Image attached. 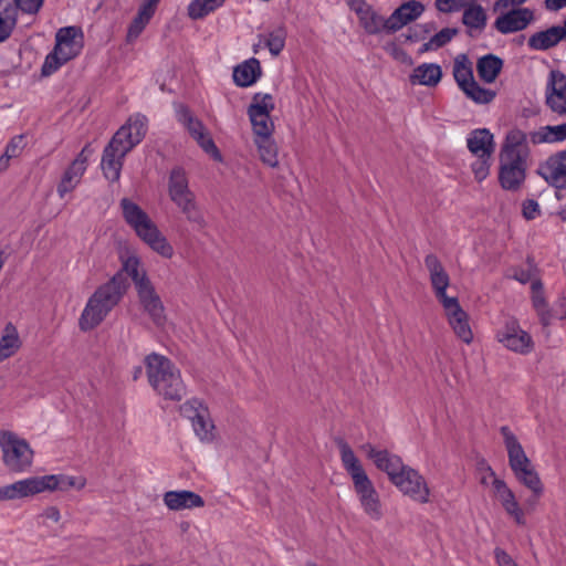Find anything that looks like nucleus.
I'll return each instance as SVG.
<instances>
[{
    "instance_id": "f03ea898",
    "label": "nucleus",
    "mask_w": 566,
    "mask_h": 566,
    "mask_svg": "<svg viewBox=\"0 0 566 566\" xmlns=\"http://www.w3.org/2000/svg\"><path fill=\"white\" fill-rule=\"evenodd\" d=\"M118 206L126 226L146 247L163 259L174 258V245L142 206L127 197L122 198Z\"/></svg>"
},
{
    "instance_id": "c9c22d12",
    "label": "nucleus",
    "mask_w": 566,
    "mask_h": 566,
    "mask_svg": "<svg viewBox=\"0 0 566 566\" xmlns=\"http://www.w3.org/2000/svg\"><path fill=\"white\" fill-rule=\"evenodd\" d=\"M262 75L261 64L258 59L250 57L233 69V82L237 86H252Z\"/></svg>"
},
{
    "instance_id": "052dcab7",
    "label": "nucleus",
    "mask_w": 566,
    "mask_h": 566,
    "mask_svg": "<svg viewBox=\"0 0 566 566\" xmlns=\"http://www.w3.org/2000/svg\"><path fill=\"white\" fill-rule=\"evenodd\" d=\"M526 0H497L494 3L493 10L500 11V10H506L512 8H521Z\"/></svg>"
},
{
    "instance_id": "8fccbe9b",
    "label": "nucleus",
    "mask_w": 566,
    "mask_h": 566,
    "mask_svg": "<svg viewBox=\"0 0 566 566\" xmlns=\"http://www.w3.org/2000/svg\"><path fill=\"white\" fill-rule=\"evenodd\" d=\"M476 159L471 164V169L474 176V179L478 182H482L490 176L492 157L486 156H475Z\"/></svg>"
},
{
    "instance_id": "a19ab883",
    "label": "nucleus",
    "mask_w": 566,
    "mask_h": 566,
    "mask_svg": "<svg viewBox=\"0 0 566 566\" xmlns=\"http://www.w3.org/2000/svg\"><path fill=\"white\" fill-rule=\"evenodd\" d=\"M503 62L500 57L489 54L482 56L476 65L478 74L486 83H493L501 72Z\"/></svg>"
},
{
    "instance_id": "4be33fe9",
    "label": "nucleus",
    "mask_w": 566,
    "mask_h": 566,
    "mask_svg": "<svg viewBox=\"0 0 566 566\" xmlns=\"http://www.w3.org/2000/svg\"><path fill=\"white\" fill-rule=\"evenodd\" d=\"M136 291L144 312L155 325L163 326L166 322L165 307L153 283L148 282L137 287Z\"/></svg>"
},
{
    "instance_id": "a211bd4d",
    "label": "nucleus",
    "mask_w": 566,
    "mask_h": 566,
    "mask_svg": "<svg viewBox=\"0 0 566 566\" xmlns=\"http://www.w3.org/2000/svg\"><path fill=\"white\" fill-rule=\"evenodd\" d=\"M516 481L531 492L526 500V509L533 512L545 493L544 483L532 461L512 471Z\"/></svg>"
},
{
    "instance_id": "1a4fd4ad",
    "label": "nucleus",
    "mask_w": 566,
    "mask_h": 566,
    "mask_svg": "<svg viewBox=\"0 0 566 566\" xmlns=\"http://www.w3.org/2000/svg\"><path fill=\"white\" fill-rule=\"evenodd\" d=\"M403 496L418 504L431 502L432 490L419 470L406 465L391 483Z\"/></svg>"
},
{
    "instance_id": "393cba45",
    "label": "nucleus",
    "mask_w": 566,
    "mask_h": 566,
    "mask_svg": "<svg viewBox=\"0 0 566 566\" xmlns=\"http://www.w3.org/2000/svg\"><path fill=\"white\" fill-rule=\"evenodd\" d=\"M538 174L552 186L566 188V150L549 156L538 168Z\"/></svg>"
},
{
    "instance_id": "49530a36",
    "label": "nucleus",
    "mask_w": 566,
    "mask_h": 566,
    "mask_svg": "<svg viewBox=\"0 0 566 566\" xmlns=\"http://www.w3.org/2000/svg\"><path fill=\"white\" fill-rule=\"evenodd\" d=\"M463 23L472 30H482L486 24V13L481 6L472 4L464 10Z\"/></svg>"
},
{
    "instance_id": "412c9836",
    "label": "nucleus",
    "mask_w": 566,
    "mask_h": 566,
    "mask_svg": "<svg viewBox=\"0 0 566 566\" xmlns=\"http://www.w3.org/2000/svg\"><path fill=\"white\" fill-rule=\"evenodd\" d=\"M545 102L553 113L566 115V75L562 72H549L545 87Z\"/></svg>"
},
{
    "instance_id": "b1692460",
    "label": "nucleus",
    "mask_w": 566,
    "mask_h": 566,
    "mask_svg": "<svg viewBox=\"0 0 566 566\" xmlns=\"http://www.w3.org/2000/svg\"><path fill=\"white\" fill-rule=\"evenodd\" d=\"M424 264L428 269L430 283L438 302L443 304L449 300L455 298V296L447 294V290L450 286V276L439 259L436 255L430 254L424 259Z\"/></svg>"
},
{
    "instance_id": "9b49d317",
    "label": "nucleus",
    "mask_w": 566,
    "mask_h": 566,
    "mask_svg": "<svg viewBox=\"0 0 566 566\" xmlns=\"http://www.w3.org/2000/svg\"><path fill=\"white\" fill-rule=\"evenodd\" d=\"M275 108V101L270 93H255L247 108V114L253 132L274 130L275 125L271 117Z\"/></svg>"
},
{
    "instance_id": "e2e57ef3",
    "label": "nucleus",
    "mask_w": 566,
    "mask_h": 566,
    "mask_svg": "<svg viewBox=\"0 0 566 566\" xmlns=\"http://www.w3.org/2000/svg\"><path fill=\"white\" fill-rule=\"evenodd\" d=\"M43 516L53 523H59L61 520L60 510L56 506H49L44 510Z\"/></svg>"
},
{
    "instance_id": "ea45409f",
    "label": "nucleus",
    "mask_w": 566,
    "mask_h": 566,
    "mask_svg": "<svg viewBox=\"0 0 566 566\" xmlns=\"http://www.w3.org/2000/svg\"><path fill=\"white\" fill-rule=\"evenodd\" d=\"M17 15L14 0H0V43L12 33L17 24Z\"/></svg>"
},
{
    "instance_id": "f257e3e1",
    "label": "nucleus",
    "mask_w": 566,
    "mask_h": 566,
    "mask_svg": "<svg viewBox=\"0 0 566 566\" xmlns=\"http://www.w3.org/2000/svg\"><path fill=\"white\" fill-rule=\"evenodd\" d=\"M530 148L527 135L517 128L510 129L499 151L497 180L502 189L516 192L525 184Z\"/></svg>"
},
{
    "instance_id": "dca6fc26",
    "label": "nucleus",
    "mask_w": 566,
    "mask_h": 566,
    "mask_svg": "<svg viewBox=\"0 0 566 566\" xmlns=\"http://www.w3.org/2000/svg\"><path fill=\"white\" fill-rule=\"evenodd\" d=\"M492 496L515 525H526V512L528 511L521 505L515 492L505 481H497Z\"/></svg>"
},
{
    "instance_id": "aec40b11",
    "label": "nucleus",
    "mask_w": 566,
    "mask_h": 566,
    "mask_svg": "<svg viewBox=\"0 0 566 566\" xmlns=\"http://www.w3.org/2000/svg\"><path fill=\"white\" fill-rule=\"evenodd\" d=\"M147 130V119L140 114H136L126 122L114 135L111 140L125 150L130 151L142 142Z\"/></svg>"
},
{
    "instance_id": "09e8293b",
    "label": "nucleus",
    "mask_w": 566,
    "mask_h": 566,
    "mask_svg": "<svg viewBox=\"0 0 566 566\" xmlns=\"http://www.w3.org/2000/svg\"><path fill=\"white\" fill-rule=\"evenodd\" d=\"M457 34L455 29L444 28L422 44V51H434L449 43Z\"/></svg>"
},
{
    "instance_id": "2eb2a0df",
    "label": "nucleus",
    "mask_w": 566,
    "mask_h": 566,
    "mask_svg": "<svg viewBox=\"0 0 566 566\" xmlns=\"http://www.w3.org/2000/svg\"><path fill=\"white\" fill-rule=\"evenodd\" d=\"M496 339L509 350L517 354H530L534 348L532 336L516 321H509L497 332Z\"/></svg>"
},
{
    "instance_id": "a878e982",
    "label": "nucleus",
    "mask_w": 566,
    "mask_h": 566,
    "mask_svg": "<svg viewBox=\"0 0 566 566\" xmlns=\"http://www.w3.org/2000/svg\"><path fill=\"white\" fill-rule=\"evenodd\" d=\"M118 258L122 263L123 271L130 276L136 289L151 282L143 265L142 259L135 249L132 247L124 248L119 251Z\"/></svg>"
},
{
    "instance_id": "39448f33",
    "label": "nucleus",
    "mask_w": 566,
    "mask_h": 566,
    "mask_svg": "<svg viewBox=\"0 0 566 566\" xmlns=\"http://www.w3.org/2000/svg\"><path fill=\"white\" fill-rule=\"evenodd\" d=\"M124 294V285L120 275H115L107 283L99 286L87 300L81 316L78 327L88 332L98 326L108 313L117 305Z\"/></svg>"
},
{
    "instance_id": "9d476101",
    "label": "nucleus",
    "mask_w": 566,
    "mask_h": 566,
    "mask_svg": "<svg viewBox=\"0 0 566 566\" xmlns=\"http://www.w3.org/2000/svg\"><path fill=\"white\" fill-rule=\"evenodd\" d=\"M175 112L178 122L189 132L202 150L216 161H222V155L202 122L195 117L191 112L181 104L176 105Z\"/></svg>"
},
{
    "instance_id": "774afa93",
    "label": "nucleus",
    "mask_w": 566,
    "mask_h": 566,
    "mask_svg": "<svg viewBox=\"0 0 566 566\" xmlns=\"http://www.w3.org/2000/svg\"><path fill=\"white\" fill-rule=\"evenodd\" d=\"M260 40H262V36H260ZM261 44H263V41H259V43H258V44H254V45H253V52H254V53H258V52H259V49H260Z\"/></svg>"
},
{
    "instance_id": "5fc2aeb1",
    "label": "nucleus",
    "mask_w": 566,
    "mask_h": 566,
    "mask_svg": "<svg viewBox=\"0 0 566 566\" xmlns=\"http://www.w3.org/2000/svg\"><path fill=\"white\" fill-rule=\"evenodd\" d=\"M44 0H14L17 9L25 13H36L42 7Z\"/></svg>"
},
{
    "instance_id": "4d7b16f0",
    "label": "nucleus",
    "mask_w": 566,
    "mask_h": 566,
    "mask_svg": "<svg viewBox=\"0 0 566 566\" xmlns=\"http://www.w3.org/2000/svg\"><path fill=\"white\" fill-rule=\"evenodd\" d=\"M494 559L497 566H518L513 557L501 547L494 549Z\"/></svg>"
},
{
    "instance_id": "72a5a7b5",
    "label": "nucleus",
    "mask_w": 566,
    "mask_h": 566,
    "mask_svg": "<svg viewBox=\"0 0 566 566\" xmlns=\"http://www.w3.org/2000/svg\"><path fill=\"white\" fill-rule=\"evenodd\" d=\"M501 433L507 453L509 465L512 471L532 461L527 457L517 437L509 428L503 427Z\"/></svg>"
},
{
    "instance_id": "5701e85b",
    "label": "nucleus",
    "mask_w": 566,
    "mask_h": 566,
    "mask_svg": "<svg viewBox=\"0 0 566 566\" xmlns=\"http://www.w3.org/2000/svg\"><path fill=\"white\" fill-rule=\"evenodd\" d=\"M90 150L87 147L83 148L78 156L72 161L69 168L64 171L56 191L60 198H64L67 193L72 192L81 182V179L86 171Z\"/></svg>"
},
{
    "instance_id": "423d86ee",
    "label": "nucleus",
    "mask_w": 566,
    "mask_h": 566,
    "mask_svg": "<svg viewBox=\"0 0 566 566\" xmlns=\"http://www.w3.org/2000/svg\"><path fill=\"white\" fill-rule=\"evenodd\" d=\"M0 461L11 473H25L33 465L34 450L18 432L0 429Z\"/></svg>"
},
{
    "instance_id": "6e6552de",
    "label": "nucleus",
    "mask_w": 566,
    "mask_h": 566,
    "mask_svg": "<svg viewBox=\"0 0 566 566\" xmlns=\"http://www.w3.org/2000/svg\"><path fill=\"white\" fill-rule=\"evenodd\" d=\"M180 415L191 423L192 431L202 443H213L217 438V429L208 407L199 399L192 398L180 406Z\"/></svg>"
},
{
    "instance_id": "bf43d9fd",
    "label": "nucleus",
    "mask_w": 566,
    "mask_h": 566,
    "mask_svg": "<svg viewBox=\"0 0 566 566\" xmlns=\"http://www.w3.org/2000/svg\"><path fill=\"white\" fill-rule=\"evenodd\" d=\"M436 8L440 12L458 11L462 8V2H459L458 0H437Z\"/></svg>"
},
{
    "instance_id": "37998d69",
    "label": "nucleus",
    "mask_w": 566,
    "mask_h": 566,
    "mask_svg": "<svg viewBox=\"0 0 566 566\" xmlns=\"http://www.w3.org/2000/svg\"><path fill=\"white\" fill-rule=\"evenodd\" d=\"M452 74L460 88L474 80L472 63L467 55L459 54L454 57Z\"/></svg>"
},
{
    "instance_id": "ddd939ff",
    "label": "nucleus",
    "mask_w": 566,
    "mask_h": 566,
    "mask_svg": "<svg viewBox=\"0 0 566 566\" xmlns=\"http://www.w3.org/2000/svg\"><path fill=\"white\" fill-rule=\"evenodd\" d=\"M360 450L379 471L386 473L390 483L395 481L407 465L398 454L392 453L387 449H379L371 443L363 444Z\"/></svg>"
},
{
    "instance_id": "c85d7f7f",
    "label": "nucleus",
    "mask_w": 566,
    "mask_h": 566,
    "mask_svg": "<svg viewBox=\"0 0 566 566\" xmlns=\"http://www.w3.org/2000/svg\"><path fill=\"white\" fill-rule=\"evenodd\" d=\"M273 133L274 130L253 132L252 135L260 160L271 168H276L280 165L279 148L273 138Z\"/></svg>"
},
{
    "instance_id": "20e7f679",
    "label": "nucleus",
    "mask_w": 566,
    "mask_h": 566,
    "mask_svg": "<svg viewBox=\"0 0 566 566\" xmlns=\"http://www.w3.org/2000/svg\"><path fill=\"white\" fill-rule=\"evenodd\" d=\"M144 366L148 382L158 396L178 401L186 395L180 370L168 357L150 353L145 356Z\"/></svg>"
},
{
    "instance_id": "2f4dec72",
    "label": "nucleus",
    "mask_w": 566,
    "mask_h": 566,
    "mask_svg": "<svg viewBox=\"0 0 566 566\" xmlns=\"http://www.w3.org/2000/svg\"><path fill=\"white\" fill-rule=\"evenodd\" d=\"M128 151L109 142L104 149L101 167L105 178L109 181H117L120 177L123 159Z\"/></svg>"
},
{
    "instance_id": "7c9ffc66",
    "label": "nucleus",
    "mask_w": 566,
    "mask_h": 566,
    "mask_svg": "<svg viewBox=\"0 0 566 566\" xmlns=\"http://www.w3.org/2000/svg\"><path fill=\"white\" fill-rule=\"evenodd\" d=\"M42 476L45 492H67L71 490L82 491L87 484V479L82 474L72 475L60 473L45 474Z\"/></svg>"
},
{
    "instance_id": "680f3d73",
    "label": "nucleus",
    "mask_w": 566,
    "mask_h": 566,
    "mask_svg": "<svg viewBox=\"0 0 566 566\" xmlns=\"http://www.w3.org/2000/svg\"><path fill=\"white\" fill-rule=\"evenodd\" d=\"M553 313V317H557L560 319L566 318V295H563L562 297L558 298V301L554 305Z\"/></svg>"
},
{
    "instance_id": "cd10ccee",
    "label": "nucleus",
    "mask_w": 566,
    "mask_h": 566,
    "mask_svg": "<svg viewBox=\"0 0 566 566\" xmlns=\"http://www.w3.org/2000/svg\"><path fill=\"white\" fill-rule=\"evenodd\" d=\"M424 11L421 2L410 0L397 8L386 20V29L389 31H398L408 23L418 19Z\"/></svg>"
},
{
    "instance_id": "bb28decb",
    "label": "nucleus",
    "mask_w": 566,
    "mask_h": 566,
    "mask_svg": "<svg viewBox=\"0 0 566 566\" xmlns=\"http://www.w3.org/2000/svg\"><path fill=\"white\" fill-rule=\"evenodd\" d=\"M163 502L169 511L175 512L205 506L202 496L190 490L167 491L163 494Z\"/></svg>"
},
{
    "instance_id": "6ab92c4d",
    "label": "nucleus",
    "mask_w": 566,
    "mask_h": 566,
    "mask_svg": "<svg viewBox=\"0 0 566 566\" xmlns=\"http://www.w3.org/2000/svg\"><path fill=\"white\" fill-rule=\"evenodd\" d=\"M44 492L42 475L28 476L0 486V502L33 497Z\"/></svg>"
},
{
    "instance_id": "473e14b6",
    "label": "nucleus",
    "mask_w": 566,
    "mask_h": 566,
    "mask_svg": "<svg viewBox=\"0 0 566 566\" xmlns=\"http://www.w3.org/2000/svg\"><path fill=\"white\" fill-rule=\"evenodd\" d=\"M442 78V69L437 63H421L410 72L408 80L412 86L436 87Z\"/></svg>"
},
{
    "instance_id": "3c124183",
    "label": "nucleus",
    "mask_w": 566,
    "mask_h": 566,
    "mask_svg": "<svg viewBox=\"0 0 566 566\" xmlns=\"http://www.w3.org/2000/svg\"><path fill=\"white\" fill-rule=\"evenodd\" d=\"M497 481H504L503 479L499 478L496 473L492 470L491 467L485 465L481 469V479L480 482L484 486H490L492 493L496 490V483Z\"/></svg>"
},
{
    "instance_id": "f8f14e48",
    "label": "nucleus",
    "mask_w": 566,
    "mask_h": 566,
    "mask_svg": "<svg viewBox=\"0 0 566 566\" xmlns=\"http://www.w3.org/2000/svg\"><path fill=\"white\" fill-rule=\"evenodd\" d=\"M168 193L170 200L188 219L195 218L197 212L195 197L189 189L188 178L182 169L175 168L171 170L168 181Z\"/></svg>"
},
{
    "instance_id": "c03bdc74",
    "label": "nucleus",
    "mask_w": 566,
    "mask_h": 566,
    "mask_svg": "<svg viewBox=\"0 0 566 566\" xmlns=\"http://www.w3.org/2000/svg\"><path fill=\"white\" fill-rule=\"evenodd\" d=\"M532 290V302L535 311L537 312L541 322L544 325H548L553 318L552 313L548 310L541 281H533Z\"/></svg>"
},
{
    "instance_id": "4c0bfd02",
    "label": "nucleus",
    "mask_w": 566,
    "mask_h": 566,
    "mask_svg": "<svg viewBox=\"0 0 566 566\" xmlns=\"http://www.w3.org/2000/svg\"><path fill=\"white\" fill-rule=\"evenodd\" d=\"M22 347L19 331L12 323H7L0 335V363L15 356Z\"/></svg>"
},
{
    "instance_id": "e433bc0d",
    "label": "nucleus",
    "mask_w": 566,
    "mask_h": 566,
    "mask_svg": "<svg viewBox=\"0 0 566 566\" xmlns=\"http://www.w3.org/2000/svg\"><path fill=\"white\" fill-rule=\"evenodd\" d=\"M350 7L357 13L360 24L366 32L374 34L386 28V20L374 12L364 1L353 0L350 1Z\"/></svg>"
},
{
    "instance_id": "603ef678",
    "label": "nucleus",
    "mask_w": 566,
    "mask_h": 566,
    "mask_svg": "<svg viewBox=\"0 0 566 566\" xmlns=\"http://www.w3.org/2000/svg\"><path fill=\"white\" fill-rule=\"evenodd\" d=\"M497 481H504L503 479L499 478L496 473L492 470L491 467L485 465L481 469V479L480 482L484 486H490L492 493L496 490V483Z\"/></svg>"
},
{
    "instance_id": "4468645a",
    "label": "nucleus",
    "mask_w": 566,
    "mask_h": 566,
    "mask_svg": "<svg viewBox=\"0 0 566 566\" xmlns=\"http://www.w3.org/2000/svg\"><path fill=\"white\" fill-rule=\"evenodd\" d=\"M447 323L458 339L465 344L473 342L470 316L461 306L458 297L441 304Z\"/></svg>"
},
{
    "instance_id": "0e129e2a",
    "label": "nucleus",
    "mask_w": 566,
    "mask_h": 566,
    "mask_svg": "<svg viewBox=\"0 0 566 566\" xmlns=\"http://www.w3.org/2000/svg\"><path fill=\"white\" fill-rule=\"evenodd\" d=\"M545 6L548 10L558 11L566 8V0H545Z\"/></svg>"
},
{
    "instance_id": "0eeeda50",
    "label": "nucleus",
    "mask_w": 566,
    "mask_h": 566,
    "mask_svg": "<svg viewBox=\"0 0 566 566\" xmlns=\"http://www.w3.org/2000/svg\"><path fill=\"white\" fill-rule=\"evenodd\" d=\"M84 48V33L78 27H64L56 31L55 45L42 65V74L49 76L76 57Z\"/></svg>"
},
{
    "instance_id": "864d4df0",
    "label": "nucleus",
    "mask_w": 566,
    "mask_h": 566,
    "mask_svg": "<svg viewBox=\"0 0 566 566\" xmlns=\"http://www.w3.org/2000/svg\"><path fill=\"white\" fill-rule=\"evenodd\" d=\"M522 216L526 220H534L541 216V206L534 199H526L522 202Z\"/></svg>"
},
{
    "instance_id": "c756f323",
    "label": "nucleus",
    "mask_w": 566,
    "mask_h": 566,
    "mask_svg": "<svg viewBox=\"0 0 566 566\" xmlns=\"http://www.w3.org/2000/svg\"><path fill=\"white\" fill-rule=\"evenodd\" d=\"M159 1L160 0H143L136 15L127 28L126 41L128 43L135 42L146 29L155 15Z\"/></svg>"
},
{
    "instance_id": "6e6d98bb",
    "label": "nucleus",
    "mask_w": 566,
    "mask_h": 566,
    "mask_svg": "<svg viewBox=\"0 0 566 566\" xmlns=\"http://www.w3.org/2000/svg\"><path fill=\"white\" fill-rule=\"evenodd\" d=\"M513 277L518 281L522 284H531V287H533V281H541L536 274L535 271L532 269H520L516 270L513 274Z\"/></svg>"
},
{
    "instance_id": "69168bd1",
    "label": "nucleus",
    "mask_w": 566,
    "mask_h": 566,
    "mask_svg": "<svg viewBox=\"0 0 566 566\" xmlns=\"http://www.w3.org/2000/svg\"><path fill=\"white\" fill-rule=\"evenodd\" d=\"M10 159L11 158H7L6 154H3V156L0 157V170H3L8 167Z\"/></svg>"
},
{
    "instance_id": "f3484780",
    "label": "nucleus",
    "mask_w": 566,
    "mask_h": 566,
    "mask_svg": "<svg viewBox=\"0 0 566 566\" xmlns=\"http://www.w3.org/2000/svg\"><path fill=\"white\" fill-rule=\"evenodd\" d=\"M496 12L499 14L493 25L501 34L525 30L535 20L534 11L530 8H512Z\"/></svg>"
},
{
    "instance_id": "a18cd8bd",
    "label": "nucleus",
    "mask_w": 566,
    "mask_h": 566,
    "mask_svg": "<svg viewBox=\"0 0 566 566\" xmlns=\"http://www.w3.org/2000/svg\"><path fill=\"white\" fill-rule=\"evenodd\" d=\"M468 98L478 104H486L493 101L495 93L481 87L474 80L460 88Z\"/></svg>"
},
{
    "instance_id": "f704fd0d",
    "label": "nucleus",
    "mask_w": 566,
    "mask_h": 566,
    "mask_svg": "<svg viewBox=\"0 0 566 566\" xmlns=\"http://www.w3.org/2000/svg\"><path fill=\"white\" fill-rule=\"evenodd\" d=\"M467 146L474 156L492 157L495 148L494 136L486 128L474 129L468 135Z\"/></svg>"
},
{
    "instance_id": "13d9d810",
    "label": "nucleus",
    "mask_w": 566,
    "mask_h": 566,
    "mask_svg": "<svg viewBox=\"0 0 566 566\" xmlns=\"http://www.w3.org/2000/svg\"><path fill=\"white\" fill-rule=\"evenodd\" d=\"M22 148H23V137L15 136L8 144L4 154H6L7 158H15L20 155Z\"/></svg>"
},
{
    "instance_id": "de8ad7c7",
    "label": "nucleus",
    "mask_w": 566,
    "mask_h": 566,
    "mask_svg": "<svg viewBox=\"0 0 566 566\" xmlns=\"http://www.w3.org/2000/svg\"><path fill=\"white\" fill-rule=\"evenodd\" d=\"M286 32L279 28L262 36L263 45L266 46L273 56H277L285 46Z\"/></svg>"
},
{
    "instance_id": "58836bf2",
    "label": "nucleus",
    "mask_w": 566,
    "mask_h": 566,
    "mask_svg": "<svg viewBox=\"0 0 566 566\" xmlns=\"http://www.w3.org/2000/svg\"><path fill=\"white\" fill-rule=\"evenodd\" d=\"M533 144H556L566 140V123L541 126L530 134Z\"/></svg>"
},
{
    "instance_id": "79ce46f5",
    "label": "nucleus",
    "mask_w": 566,
    "mask_h": 566,
    "mask_svg": "<svg viewBox=\"0 0 566 566\" xmlns=\"http://www.w3.org/2000/svg\"><path fill=\"white\" fill-rule=\"evenodd\" d=\"M227 0H191L187 7L188 17L200 20L221 8Z\"/></svg>"
},
{
    "instance_id": "7ed1b4c3",
    "label": "nucleus",
    "mask_w": 566,
    "mask_h": 566,
    "mask_svg": "<svg viewBox=\"0 0 566 566\" xmlns=\"http://www.w3.org/2000/svg\"><path fill=\"white\" fill-rule=\"evenodd\" d=\"M339 455L342 465L353 482V489L363 513L371 521L382 520L385 516L384 503L359 458L347 443L339 446Z\"/></svg>"
},
{
    "instance_id": "338daca9",
    "label": "nucleus",
    "mask_w": 566,
    "mask_h": 566,
    "mask_svg": "<svg viewBox=\"0 0 566 566\" xmlns=\"http://www.w3.org/2000/svg\"><path fill=\"white\" fill-rule=\"evenodd\" d=\"M558 217L563 220V221H566V207L560 209L558 211Z\"/></svg>"
}]
</instances>
